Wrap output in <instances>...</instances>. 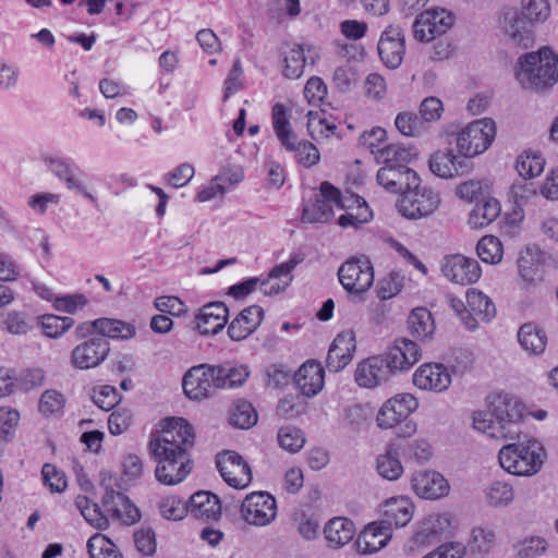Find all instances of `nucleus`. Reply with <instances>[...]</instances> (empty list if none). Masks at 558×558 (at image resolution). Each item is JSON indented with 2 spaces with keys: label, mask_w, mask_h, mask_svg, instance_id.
<instances>
[{
  "label": "nucleus",
  "mask_w": 558,
  "mask_h": 558,
  "mask_svg": "<svg viewBox=\"0 0 558 558\" xmlns=\"http://www.w3.org/2000/svg\"><path fill=\"white\" fill-rule=\"evenodd\" d=\"M194 444L193 427L181 417L167 420L161 430L150 436L148 451L157 463L155 476L158 482L175 485L190 474V451Z\"/></svg>",
  "instance_id": "nucleus-1"
},
{
  "label": "nucleus",
  "mask_w": 558,
  "mask_h": 558,
  "mask_svg": "<svg viewBox=\"0 0 558 558\" xmlns=\"http://www.w3.org/2000/svg\"><path fill=\"white\" fill-rule=\"evenodd\" d=\"M519 84L531 90H543L558 82V54L549 48L529 52L518 59L514 69Z\"/></svg>",
  "instance_id": "nucleus-2"
},
{
  "label": "nucleus",
  "mask_w": 558,
  "mask_h": 558,
  "mask_svg": "<svg viewBox=\"0 0 558 558\" xmlns=\"http://www.w3.org/2000/svg\"><path fill=\"white\" fill-rule=\"evenodd\" d=\"M546 457L542 445L535 439L509 444L499 450L500 466L510 474L532 476L543 466Z\"/></svg>",
  "instance_id": "nucleus-3"
},
{
  "label": "nucleus",
  "mask_w": 558,
  "mask_h": 558,
  "mask_svg": "<svg viewBox=\"0 0 558 558\" xmlns=\"http://www.w3.org/2000/svg\"><path fill=\"white\" fill-rule=\"evenodd\" d=\"M495 136L496 124L492 119L475 120L457 133V148L462 156L472 158L487 150Z\"/></svg>",
  "instance_id": "nucleus-4"
},
{
  "label": "nucleus",
  "mask_w": 558,
  "mask_h": 558,
  "mask_svg": "<svg viewBox=\"0 0 558 558\" xmlns=\"http://www.w3.org/2000/svg\"><path fill=\"white\" fill-rule=\"evenodd\" d=\"M100 487L104 490L102 505L113 519L125 524L140 520L138 509L120 492V484L114 475L101 472Z\"/></svg>",
  "instance_id": "nucleus-5"
},
{
  "label": "nucleus",
  "mask_w": 558,
  "mask_h": 558,
  "mask_svg": "<svg viewBox=\"0 0 558 558\" xmlns=\"http://www.w3.org/2000/svg\"><path fill=\"white\" fill-rule=\"evenodd\" d=\"M341 209H351L350 204H345L341 192L329 182L320 184L319 194L315 196L312 203L304 206L302 219L306 222H327L333 217V207Z\"/></svg>",
  "instance_id": "nucleus-6"
},
{
  "label": "nucleus",
  "mask_w": 558,
  "mask_h": 558,
  "mask_svg": "<svg viewBox=\"0 0 558 558\" xmlns=\"http://www.w3.org/2000/svg\"><path fill=\"white\" fill-rule=\"evenodd\" d=\"M339 281L349 293L362 294L374 283V268L366 256L352 257L338 270Z\"/></svg>",
  "instance_id": "nucleus-7"
},
{
  "label": "nucleus",
  "mask_w": 558,
  "mask_h": 558,
  "mask_svg": "<svg viewBox=\"0 0 558 558\" xmlns=\"http://www.w3.org/2000/svg\"><path fill=\"white\" fill-rule=\"evenodd\" d=\"M489 410L497 426L504 427L505 439H514L519 436L523 407L515 398L504 393L495 395L489 400Z\"/></svg>",
  "instance_id": "nucleus-8"
},
{
  "label": "nucleus",
  "mask_w": 558,
  "mask_h": 558,
  "mask_svg": "<svg viewBox=\"0 0 558 558\" xmlns=\"http://www.w3.org/2000/svg\"><path fill=\"white\" fill-rule=\"evenodd\" d=\"M441 199L430 187L420 185L412 187L399 201V213L408 219H421L433 215L440 206Z\"/></svg>",
  "instance_id": "nucleus-9"
},
{
  "label": "nucleus",
  "mask_w": 558,
  "mask_h": 558,
  "mask_svg": "<svg viewBox=\"0 0 558 558\" xmlns=\"http://www.w3.org/2000/svg\"><path fill=\"white\" fill-rule=\"evenodd\" d=\"M277 517V502L267 492H253L241 505V518L250 525L267 526Z\"/></svg>",
  "instance_id": "nucleus-10"
},
{
  "label": "nucleus",
  "mask_w": 558,
  "mask_h": 558,
  "mask_svg": "<svg viewBox=\"0 0 558 558\" xmlns=\"http://www.w3.org/2000/svg\"><path fill=\"white\" fill-rule=\"evenodd\" d=\"M504 39L520 48H529L534 43V29L531 21L517 9L505 10L499 19Z\"/></svg>",
  "instance_id": "nucleus-11"
},
{
  "label": "nucleus",
  "mask_w": 558,
  "mask_h": 558,
  "mask_svg": "<svg viewBox=\"0 0 558 558\" xmlns=\"http://www.w3.org/2000/svg\"><path fill=\"white\" fill-rule=\"evenodd\" d=\"M216 465L223 481L232 488L244 489L253 480L251 466L236 451L227 450L218 453Z\"/></svg>",
  "instance_id": "nucleus-12"
},
{
  "label": "nucleus",
  "mask_w": 558,
  "mask_h": 558,
  "mask_svg": "<svg viewBox=\"0 0 558 558\" xmlns=\"http://www.w3.org/2000/svg\"><path fill=\"white\" fill-rule=\"evenodd\" d=\"M109 352V342L101 336H93L72 349L70 363L82 371L95 368L107 359Z\"/></svg>",
  "instance_id": "nucleus-13"
},
{
  "label": "nucleus",
  "mask_w": 558,
  "mask_h": 558,
  "mask_svg": "<svg viewBox=\"0 0 558 558\" xmlns=\"http://www.w3.org/2000/svg\"><path fill=\"white\" fill-rule=\"evenodd\" d=\"M440 268L446 279L461 286L476 282L482 274L476 259L462 254H452L444 257Z\"/></svg>",
  "instance_id": "nucleus-14"
},
{
  "label": "nucleus",
  "mask_w": 558,
  "mask_h": 558,
  "mask_svg": "<svg viewBox=\"0 0 558 558\" xmlns=\"http://www.w3.org/2000/svg\"><path fill=\"white\" fill-rule=\"evenodd\" d=\"M453 24V16L445 9H433L421 13L414 24V38L430 41L445 34Z\"/></svg>",
  "instance_id": "nucleus-15"
},
{
  "label": "nucleus",
  "mask_w": 558,
  "mask_h": 558,
  "mask_svg": "<svg viewBox=\"0 0 558 558\" xmlns=\"http://www.w3.org/2000/svg\"><path fill=\"white\" fill-rule=\"evenodd\" d=\"M183 390L187 398L201 400L209 397L218 388L214 366H194L183 377Z\"/></svg>",
  "instance_id": "nucleus-16"
},
{
  "label": "nucleus",
  "mask_w": 558,
  "mask_h": 558,
  "mask_svg": "<svg viewBox=\"0 0 558 558\" xmlns=\"http://www.w3.org/2000/svg\"><path fill=\"white\" fill-rule=\"evenodd\" d=\"M418 402L411 393H399L380 408L377 423L381 428H393L417 409Z\"/></svg>",
  "instance_id": "nucleus-17"
},
{
  "label": "nucleus",
  "mask_w": 558,
  "mask_h": 558,
  "mask_svg": "<svg viewBox=\"0 0 558 558\" xmlns=\"http://www.w3.org/2000/svg\"><path fill=\"white\" fill-rule=\"evenodd\" d=\"M377 182L388 192L400 193L403 196L412 187H417L421 179L405 165H397L383 166L377 172Z\"/></svg>",
  "instance_id": "nucleus-18"
},
{
  "label": "nucleus",
  "mask_w": 558,
  "mask_h": 558,
  "mask_svg": "<svg viewBox=\"0 0 558 558\" xmlns=\"http://www.w3.org/2000/svg\"><path fill=\"white\" fill-rule=\"evenodd\" d=\"M411 487L422 499L436 500L450 492L448 481L437 471L420 470L411 475Z\"/></svg>",
  "instance_id": "nucleus-19"
},
{
  "label": "nucleus",
  "mask_w": 558,
  "mask_h": 558,
  "mask_svg": "<svg viewBox=\"0 0 558 558\" xmlns=\"http://www.w3.org/2000/svg\"><path fill=\"white\" fill-rule=\"evenodd\" d=\"M422 357V352L416 342L408 338L396 339L388 348L386 365L392 374L409 371Z\"/></svg>",
  "instance_id": "nucleus-20"
},
{
  "label": "nucleus",
  "mask_w": 558,
  "mask_h": 558,
  "mask_svg": "<svg viewBox=\"0 0 558 558\" xmlns=\"http://www.w3.org/2000/svg\"><path fill=\"white\" fill-rule=\"evenodd\" d=\"M377 49L380 60L387 68H399L405 53L403 31L399 26L389 25L381 34Z\"/></svg>",
  "instance_id": "nucleus-21"
},
{
  "label": "nucleus",
  "mask_w": 558,
  "mask_h": 558,
  "mask_svg": "<svg viewBox=\"0 0 558 558\" xmlns=\"http://www.w3.org/2000/svg\"><path fill=\"white\" fill-rule=\"evenodd\" d=\"M413 384L422 390L442 392L451 384V374L442 364L426 363L415 371Z\"/></svg>",
  "instance_id": "nucleus-22"
},
{
  "label": "nucleus",
  "mask_w": 558,
  "mask_h": 558,
  "mask_svg": "<svg viewBox=\"0 0 558 558\" xmlns=\"http://www.w3.org/2000/svg\"><path fill=\"white\" fill-rule=\"evenodd\" d=\"M546 253L537 246H526L519 254L518 271L527 284L543 281L545 276Z\"/></svg>",
  "instance_id": "nucleus-23"
},
{
  "label": "nucleus",
  "mask_w": 558,
  "mask_h": 558,
  "mask_svg": "<svg viewBox=\"0 0 558 558\" xmlns=\"http://www.w3.org/2000/svg\"><path fill=\"white\" fill-rule=\"evenodd\" d=\"M355 349V337L352 331L337 335L328 350L326 359L328 369L335 373L343 369L351 362Z\"/></svg>",
  "instance_id": "nucleus-24"
},
{
  "label": "nucleus",
  "mask_w": 558,
  "mask_h": 558,
  "mask_svg": "<svg viewBox=\"0 0 558 558\" xmlns=\"http://www.w3.org/2000/svg\"><path fill=\"white\" fill-rule=\"evenodd\" d=\"M430 171L442 179H451L466 172L468 166L451 148L439 149L428 160Z\"/></svg>",
  "instance_id": "nucleus-25"
},
{
  "label": "nucleus",
  "mask_w": 558,
  "mask_h": 558,
  "mask_svg": "<svg viewBox=\"0 0 558 558\" xmlns=\"http://www.w3.org/2000/svg\"><path fill=\"white\" fill-rule=\"evenodd\" d=\"M392 374L384 359L372 356L360 362L356 366L354 378L356 384L363 388H375L386 381Z\"/></svg>",
  "instance_id": "nucleus-26"
},
{
  "label": "nucleus",
  "mask_w": 558,
  "mask_h": 558,
  "mask_svg": "<svg viewBox=\"0 0 558 558\" xmlns=\"http://www.w3.org/2000/svg\"><path fill=\"white\" fill-rule=\"evenodd\" d=\"M264 310L258 305L243 308L230 323L228 335L234 341H242L251 336L262 324Z\"/></svg>",
  "instance_id": "nucleus-27"
},
{
  "label": "nucleus",
  "mask_w": 558,
  "mask_h": 558,
  "mask_svg": "<svg viewBox=\"0 0 558 558\" xmlns=\"http://www.w3.org/2000/svg\"><path fill=\"white\" fill-rule=\"evenodd\" d=\"M294 381L302 395L316 396L324 387L325 372L319 362L306 361L294 374Z\"/></svg>",
  "instance_id": "nucleus-28"
},
{
  "label": "nucleus",
  "mask_w": 558,
  "mask_h": 558,
  "mask_svg": "<svg viewBox=\"0 0 558 558\" xmlns=\"http://www.w3.org/2000/svg\"><path fill=\"white\" fill-rule=\"evenodd\" d=\"M414 509L415 507L409 497H391L380 506L383 523L389 527L391 525L397 527L405 526L411 521Z\"/></svg>",
  "instance_id": "nucleus-29"
},
{
  "label": "nucleus",
  "mask_w": 558,
  "mask_h": 558,
  "mask_svg": "<svg viewBox=\"0 0 558 558\" xmlns=\"http://www.w3.org/2000/svg\"><path fill=\"white\" fill-rule=\"evenodd\" d=\"M229 310L222 302L204 305L196 315V328L203 335L217 333L228 322Z\"/></svg>",
  "instance_id": "nucleus-30"
},
{
  "label": "nucleus",
  "mask_w": 558,
  "mask_h": 558,
  "mask_svg": "<svg viewBox=\"0 0 558 558\" xmlns=\"http://www.w3.org/2000/svg\"><path fill=\"white\" fill-rule=\"evenodd\" d=\"M391 537L389 526L367 525L354 542L356 551L361 555L374 554L387 545Z\"/></svg>",
  "instance_id": "nucleus-31"
},
{
  "label": "nucleus",
  "mask_w": 558,
  "mask_h": 558,
  "mask_svg": "<svg viewBox=\"0 0 558 558\" xmlns=\"http://www.w3.org/2000/svg\"><path fill=\"white\" fill-rule=\"evenodd\" d=\"M189 513L199 520H217L221 514L220 500L209 492H197L190 497Z\"/></svg>",
  "instance_id": "nucleus-32"
},
{
  "label": "nucleus",
  "mask_w": 558,
  "mask_h": 558,
  "mask_svg": "<svg viewBox=\"0 0 558 558\" xmlns=\"http://www.w3.org/2000/svg\"><path fill=\"white\" fill-rule=\"evenodd\" d=\"M295 259L282 263L269 272L268 277L259 281V289L265 295H275L282 292L292 281V270L296 266Z\"/></svg>",
  "instance_id": "nucleus-33"
},
{
  "label": "nucleus",
  "mask_w": 558,
  "mask_h": 558,
  "mask_svg": "<svg viewBox=\"0 0 558 558\" xmlns=\"http://www.w3.org/2000/svg\"><path fill=\"white\" fill-rule=\"evenodd\" d=\"M325 538L330 548L339 549L349 544L355 535L354 523L347 518H333L324 527Z\"/></svg>",
  "instance_id": "nucleus-34"
},
{
  "label": "nucleus",
  "mask_w": 558,
  "mask_h": 558,
  "mask_svg": "<svg viewBox=\"0 0 558 558\" xmlns=\"http://www.w3.org/2000/svg\"><path fill=\"white\" fill-rule=\"evenodd\" d=\"M343 199L345 201V204H350L352 208L345 209L347 213L339 217L338 223L342 228L352 227L357 229L372 219V210L362 197L351 194L343 195Z\"/></svg>",
  "instance_id": "nucleus-35"
},
{
  "label": "nucleus",
  "mask_w": 558,
  "mask_h": 558,
  "mask_svg": "<svg viewBox=\"0 0 558 558\" xmlns=\"http://www.w3.org/2000/svg\"><path fill=\"white\" fill-rule=\"evenodd\" d=\"M409 333L424 342L429 340L435 332V322L432 313L425 307H415L411 311L408 320Z\"/></svg>",
  "instance_id": "nucleus-36"
},
{
  "label": "nucleus",
  "mask_w": 558,
  "mask_h": 558,
  "mask_svg": "<svg viewBox=\"0 0 558 558\" xmlns=\"http://www.w3.org/2000/svg\"><path fill=\"white\" fill-rule=\"evenodd\" d=\"M500 211V204L496 198L483 199L471 210L468 223L472 229H483L495 221Z\"/></svg>",
  "instance_id": "nucleus-37"
},
{
  "label": "nucleus",
  "mask_w": 558,
  "mask_h": 558,
  "mask_svg": "<svg viewBox=\"0 0 558 558\" xmlns=\"http://www.w3.org/2000/svg\"><path fill=\"white\" fill-rule=\"evenodd\" d=\"M46 162L48 163L51 172L60 180L65 182L68 189L75 190L84 197L90 199L92 202H96V197L86 191L82 182L75 179L72 168L65 160L61 158H48L46 159Z\"/></svg>",
  "instance_id": "nucleus-38"
},
{
  "label": "nucleus",
  "mask_w": 558,
  "mask_h": 558,
  "mask_svg": "<svg viewBox=\"0 0 558 558\" xmlns=\"http://www.w3.org/2000/svg\"><path fill=\"white\" fill-rule=\"evenodd\" d=\"M518 341L524 351L530 354L538 355L543 353L546 348L547 337L542 329L529 323L524 324L519 329Z\"/></svg>",
  "instance_id": "nucleus-39"
},
{
  "label": "nucleus",
  "mask_w": 558,
  "mask_h": 558,
  "mask_svg": "<svg viewBox=\"0 0 558 558\" xmlns=\"http://www.w3.org/2000/svg\"><path fill=\"white\" fill-rule=\"evenodd\" d=\"M468 312L482 320H490L496 315V307L492 300L482 291L470 289L466 292Z\"/></svg>",
  "instance_id": "nucleus-40"
},
{
  "label": "nucleus",
  "mask_w": 558,
  "mask_h": 558,
  "mask_svg": "<svg viewBox=\"0 0 558 558\" xmlns=\"http://www.w3.org/2000/svg\"><path fill=\"white\" fill-rule=\"evenodd\" d=\"M98 336L118 340H129L136 335L133 324L113 318H98Z\"/></svg>",
  "instance_id": "nucleus-41"
},
{
  "label": "nucleus",
  "mask_w": 558,
  "mask_h": 558,
  "mask_svg": "<svg viewBox=\"0 0 558 558\" xmlns=\"http://www.w3.org/2000/svg\"><path fill=\"white\" fill-rule=\"evenodd\" d=\"M283 53V75L289 80L299 78L304 72L306 57L302 46L287 45Z\"/></svg>",
  "instance_id": "nucleus-42"
},
{
  "label": "nucleus",
  "mask_w": 558,
  "mask_h": 558,
  "mask_svg": "<svg viewBox=\"0 0 558 558\" xmlns=\"http://www.w3.org/2000/svg\"><path fill=\"white\" fill-rule=\"evenodd\" d=\"M376 470L385 480L397 481L403 474V466L398 458L397 449L388 446L386 451L376 459Z\"/></svg>",
  "instance_id": "nucleus-43"
},
{
  "label": "nucleus",
  "mask_w": 558,
  "mask_h": 558,
  "mask_svg": "<svg viewBox=\"0 0 558 558\" xmlns=\"http://www.w3.org/2000/svg\"><path fill=\"white\" fill-rule=\"evenodd\" d=\"M218 388H234L245 383L248 372L245 366L230 363L214 366Z\"/></svg>",
  "instance_id": "nucleus-44"
},
{
  "label": "nucleus",
  "mask_w": 558,
  "mask_h": 558,
  "mask_svg": "<svg viewBox=\"0 0 558 558\" xmlns=\"http://www.w3.org/2000/svg\"><path fill=\"white\" fill-rule=\"evenodd\" d=\"M289 145H282L287 150L294 153V158L298 163L308 168L316 165L319 161L318 149L307 141H298V136L294 135L290 140Z\"/></svg>",
  "instance_id": "nucleus-45"
},
{
  "label": "nucleus",
  "mask_w": 558,
  "mask_h": 558,
  "mask_svg": "<svg viewBox=\"0 0 558 558\" xmlns=\"http://www.w3.org/2000/svg\"><path fill=\"white\" fill-rule=\"evenodd\" d=\"M373 154L377 162L384 166L405 165L411 159L410 150L397 144L385 145L373 150Z\"/></svg>",
  "instance_id": "nucleus-46"
},
{
  "label": "nucleus",
  "mask_w": 558,
  "mask_h": 558,
  "mask_svg": "<svg viewBox=\"0 0 558 558\" xmlns=\"http://www.w3.org/2000/svg\"><path fill=\"white\" fill-rule=\"evenodd\" d=\"M75 506L90 525L99 530L107 529L109 521L97 504L93 502L85 496H77L75 499Z\"/></svg>",
  "instance_id": "nucleus-47"
},
{
  "label": "nucleus",
  "mask_w": 558,
  "mask_h": 558,
  "mask_svg": "<svg viewBox=\"0 0 558 558\" xmlns=\"http://www.w3.org/2000/svg\"><path fill=\"white\" fill-rule=\"evenodd\" d=\"M476 252L482 262L496 265L502 259V244L500 240L494 235L483 236L477 245Z\"/></svg>",
  "instance_id": "nucleus-48"
},
{
  "label": "nucleus",
  "mask_w": 558,
  "mask_h": 558,
  "mask_svg": "<svg viewBox=\"0 0 558 558\" xmlns=\"http://www.w3.org/2000/svg\"><path fill=\"white\" fill-rule=\"evenodd\" d=\"M90 558H121L116 545L104 534L96 533L87 542Z\"/></svg>",
  "instance_id": "nucleus-49"
},
{
  "label": "nucleus",
  "mask_w": 558,
  "mask_h": 558,
  "mask_svg": "<svg viewBox=\"0 0 558 558\" xmlns=\"http://www.w3.org/2000/svg\"><path fill=\"white\" fill-rule=\"evenodd\" d=\"M547 548V541L538 535L525 537L514 545V551L518 558H537L544 555Z\"/></svg>",
  "instance_id": "nucleus-50"
},
{
  "label": "nucleus",
  "mask_w": 558,
  "mask_h": 558,
  "mask_svg": "<svg viewBox=\"0 0 558 558\" xmlns=\"http://www.w3.org/2000/svg\"><path fill=\"white\" fill-rule=\"evenodd\" d=\"M272 125L281 145H289L292 147L290 140L295 134L292 132L290 122L288 120L286 107L280 102H277L272 107Z\"/></svg>",
  "instance_id": "nucleus-51"
},
{
  "label": "nucleus",
  "mask_w": 558,
  "mask_h": 558,
  "mask_svg": "<svg viewBox=\"0 0 558 558\" xmlns=\"http://www.w3.org/2000/svg\"><path fill=\"white\" fill-rule=\"evenodd\" d=\"M279 446L291 452L295 453L300 451L305 445V435L304 433L295 426H282L277 435Z\"/></svg>",
  "instance_id": "nucleus-52"
},
{
  "label": "nucleus",
  "mask_w": 558,
  "mask_h": 558,
  "mask_svg": "<svg viewBox=\"0 0 558 558\" xmlns=\"http://www.w3.org/2000/svg\"><path fill=\"white\" fill-rule=\"evenodd\" d=\"M545 166V160L539 154L525 153L518 157L515 169L524 179H531L539 175Z\"/></svg>",
  "instance_id": "nucleus-53"
},
{
  "label": "nucleus",
  "mask_w": 558,
  "mask_h": 558,
  "mask_svg": "<svg viewBox=\"0 0 558 558\" xmlns=\"http://www.w3.org/2000/svg\"><path fill=\"white\" fill-rule=\"evenodd\" d=\"M64 405V396L58 390L48 389L39 399L38 410L44 416H58L62 414Z\"/></svg>",
  "instance_id": "nucleus-54"
},
{
  "label": "nucleus",
  "mask_w": 558,
  "mask_h": 558,
  "mask_svg": "<svg viewBox=\"0 0 558 558\" xmlns=\"http://www.w3.org/2000/svg\"><path fill=\"white\" fill-rule=\"evenodd\" d=\"M74 325V319L68 316L47 314L41 316L40 326L49 338H59Z\"/></svg>",
  "instance_id": "nucleus-55"
},
{
  "label": "nucleus",
  "mask_w": 558,
  "mask_h": 558,
  "mask_svg": "<svg viewBox=\"0 0 558 558\" xmlns=\"http://www.w3.org/2000/svg\"><path fill=\"white\" fill-rule=\"evenodd\" d=\"M473 427L490 438L505 439L502 426H497L492 411H476L473 413Z\"/></svg>",
  "instance_id": "nucleus-56"
},
{
  "label": "nucleus",
  "mask_w": 558,
  "mask_h": 558,
  "mask_svg": "<svg viewBox=\"0 0 558 558\" xmlns=\"http://www.w3.org/2000/svg\"><path fill=\"white\" fill-rule=\"evenodd\" d=\"M306 117L307 130L314 140L328 138L335 134L336 124L323 118L318 112L310 110Z\"/></svg>",
  "instance_id": "nucleus-57"
},
{
  "label": "nucleus",
  "mask_w": 558,
  "mask_h": 558,
  "mask_svg": "<svg viewBox=\"0 0 558 558\" xmlns=\"http://www.w3.org/2000/svg\"><path fill=\"white\" fill-rule=\"evenodd\" d=\"M257 422V414L253 405L246 401H239L234 404L230 423L239 428H250Z\"/></svg>",
  "instance_id": "nucleus-58"
},
{
  "label": "nucleus",
  "mask_w": 558,
  "mask_h": 558,
  "mask_svg": "<svg viewBox=\"0 0 558 558\" xmlns=\"http://www.w3.org/2000/svg\"><path fill=\"white\" fill-rule=\"evenodd\" d=\"M514 498L513 488L505 482H494L487 492V501L494 507H506L512 502Z\"/></svg>",
  "instance_id": "nucleus-59"
},
{
  "label": "nucleus",
  "mask_w": 558,
  "mask_h": 558,
  "mask_svg": "<svg viewBox=\"0 0 558 558\" xmlns=\"http://www.w3.org/2000/svg\"><path fill=\"white\" fill-rule=\"evenodd\" d=\"M398 131L405 136H418L423 133L424 122L413 112H400L395 120Z\"/></svg>",
  "instance_id": "nucleus-60"
},
{
  "label": "nucleus",
  "mask_w": 558,
  "mask_h": 558,
  "mask_svg": "<svg viewBox=\"0 0 558 558\" xmlns=\"http://www.w3.org/2000/svg\"><path fill=\"white\" fill-rule=\"evenodd\" d=\"M522 13L532 24L544 22L550 15L548 0H521Z\"/></svg>",
  "instance_id": "nucleus-61"
},
{
  "label": "nucleus",
  "mask_w": 558,
  "mask_h": 558,
  "mask_svg": "<svg viewBox=\"0 0 558 558\" xmlns=\"http://www.w3.org/2000/svg\"><path fill=\"white\" fill-rule=\"evenodd\" d=\"M403 287V277L398 272H390L378 281L376 289L380 301H387L400 293Z\"/></svg>",
  "instance_id": "nucleus-62"
},
{
  "label": "nucleus",
  "mask_w": 558,
  "mask_h": 558,
  "mask_svg": "<svg viewBox=\"0 0 558 558\" xmlns=\"http://www.w3.org/2000/svg\"><path fill=\"white\" fill-rule=\"evenodd\" d=\"M159 509L165 519L178 521L189 513V504L175 496H168L161 500Z\"/></svg>",
  "instance_id": "nucleus-63"
},
{
  "label": "nucleus",
  "mask_w": 558,
  "mask_h": 558,
  "mask_svg": "<svg viewBox=\"0 0 558 558\" xmlns=\"http://www.w3.org/2000/svg\"><path fill=\"white\" fill-rule=\"evenodd\" d=\"M94 403L104 411L112 410L120 402V395L110 385H102L93 389Z\"/></svg>",
  "instance_id": "nucleus-64"
}]
</instances>
